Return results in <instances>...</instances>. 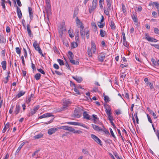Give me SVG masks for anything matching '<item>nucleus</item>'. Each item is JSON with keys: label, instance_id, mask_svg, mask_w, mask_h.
Masks as SVG:
<instances>
[{"label": "nucleus", "instance_id": "51", "mask_svg": "<svg viewBox=\"0 0 159 159\" xmlns=\"http://www.w3.org/2000/svg\"><path fill=\"white\" fill-rule=\"evenodd\" d=\"M123 45L128 48L129 47L128 43L126 41V40L123 41Z\"/></svg>", "mask_w": 159, "mask_h": 159}, {"label": "nucleus", "instance_id": "54", "mask_svg": "<svg viewBox=\"0 0 159 159\" xmlns=\"http://www.w3.org/2000/svg\"><path fill=\"white\" fill-rule=\"evenodd\" d=\"M110 132L111 134V135H112V136L113 138H116V136L113 133V132L111 128H110Z\"/></svg>", "mask_w": 159, "mask_h": 159}, {"label": "nucleus", "instance_id": "32", "mask_svg": "<svg viewBox=\"0 0 159 159\" xmlns=\"http://www.w3.org/2000/svg\"><path fill=\"white\" fill-rule=\"evenodd\" d=\"M110 25L111 27V29L112 30H115L116 28V26L114 22L111 21L110 22Z\"/></svg>", "mask_w": 159, "mask_h": 159}, {"label": "nucleus", "instance_id": "6", "mask_svg": "<svg viewBox=\"0 0 159 159\" xmlns=\"http://www.w3.org/2000/svg\"><path fill=\"white\" fill-rule=\"evenodd\" d=\"M91 138L97 143L99 144H100V145H102L101 144V141L100 140V139L96 135L92 134L91 135Z\"/></svg>", "mask_w": 159, "mask_h": 159}, {"label": "nucleus", "instance_id": "12", "mask_svg": "<svg viewBox=\"0 0 159 159\" xmlns=\"http://www.w3.org/2000/svg\"><path fill=\"white\" fill-rule=\"evenodd\" d=\"M144 81L146 84H147L148 85H149L150 87V89H154V88L153 86L152 83L148 81V78H145L144 79Z\"/></svg>", "mask_w": 159, "mask_h": 159}, {"label": "nucleus", "instance_id": "33", "mask_svg": "<svg viewBox=\"0 0 159 159\" xmlns=\"http://www.w3.org/2000/svg\"><path fill=\"white\" fill-rule=\"evenodd\" d=\"M43 136V134L40 133L34 136V137L35 139H38L42 137Z\"/></svg>", "mask_w": 159, "mask_h": 159}, {"label": "nucleus", "instance_id": "14", "mask_svg": "<svg viewBox=\"0 0 159 159\" xmlns=\"http://www.w3.org/2000/svg\"><path fill=\"white\" fill-rule=\"evenodd\" d=\"M17 13L19 19H20L22 17V15L20 8L17 7Z\"/></svg>", "mask_w": 159, "mask_h": 159}, {"label": "nucleus", "instance_id": "4", "mask_svg": "<svg viewBox=\"0 0 159 159\" xmlns=\"http://www.w3.org/2000/svg\"><path fill=\"white\" fill-rule=\"evenodd\" d=\"M39 105H37L35 106L33 109L31 110L30 112L29 113L28 116H30L35 114L39 109Z\"/></svg>", "mask_w": 159, "mask_h": 159}, {"label": "nucleus", "instance_id": "21", "mask_svg": "<svg viewBox=\"0 0 159 159\" xmlns=\"http://www.w3.org/2000/svg\"><path fill=\"white\" fill-rule=\"evenodd\" d=\"M46 11L47 13H49L51 11V6L50 3H46Z\"/></svg>", "mask_w": 159, "mask_h": 159}, {"label": "nucleus", "instance_id": "35", "mask_svg": "<svg viewBox=\"0 0 159 159\" xmlns=\"http://www.w3.org/2000/svg\"><path fill=\"white\" fill-rule=\"evenodd\" d=\"M68 124L72 125H79L80 123L75 122H69L67 123Z\"/></svg>", "mask_w": 159, "mask_h": 159}, {"label": "nucleus", "instance_id": "2", "mask_svg": "<svg viewBox=\"0 0 159 159\" xmlns=\"http://www.w3.org/2000/svg\"><path fill=\"white\" fill-rule=\"evenodd\" d=\"M33 46L34 47L35 49L43 57H44V56L42 52V50L39 47V44H38V42L37 41L35 40L34 41L33 44Z\"/></svg>", "mask_w": 159, "mask_h": 159}, {"label": "nucleus", "instance_id": "64", "mask_svg": "<svg viewBox=\"0 0 159 159\" xmlns=\"http://www.w3.org/2000/svg\"><path fill=\"white\" fill-rule=\"evenodd\" d=\"M31 67L32 68L33 71H34L36 70V68L35 65L33 63H31Z\"/></svg>", "mask_w": 159, "mask_h": 159}, {"label": "nucleus", "instance_id": "47", "mask_svg": "<svg viewBox=\"0 0 159 159\" xmlns=\"http://www.w3.org/2000/svg\"><path fill=\"white\" fill-rule=\"evenodd\" d=\"M16 52L18 54L20 55L21 53V49L19 47H16Z\"/></svg>", "mask_w": 159, "mask_h": 159}, {"label": "nucleus", "instance_id": "57", "mask_svg": "<svg viewBox=\"0 0 159 159\" xmlns=\"http://www.w3.org/2000/svg\"><path fill=\"white\" fill-rule=\"evenodd\" d=\"M154 32L155 34H159V30L157 28L154 29Z\"/></svg>", "mask_w": 159, "mask_h": 159}, {"label": "nucleus", "instance_id": "8", "mask_svg": "<svg viewBox=\"0 0 159 159\" xmlns=\"http://www.w3.org/2000/svg\"><path fill=\"white\" fill-rule=\"evenodd\" d=\"M53 116L51 113H46L43 114V115L39 116V119H41L43 118H45L47 117H50L51 116Z\"/></svg>", "mask_w": 159, "mask_h": 159}, {"label": "nucleus", "instance_id": "41", "mask_svg": "<svg viewBox=\"0 0 159 159\" xmlns=\"http://www.w3.org/2000/svg\"><path fill=\"white\" fill-rule=\"evenodd\" d=\"M87 53L89 57H91L92 56V52L90 48H88Z\"/></svg>", "mask_w": 159, "mask_h": 159}, {"label": "nucleus", "instance_id": "27", "mask_svg": "<svg viewBox=\"0 0 159 159\" xmlns=\"http://www.w3.org/2000/svg\"><path fill=\"white\" fill-rule=\"evenodd\" d=\"M25 92L23 91H20L16 96V97L18 98H19L22 96L25 93Z\"/></svg>", "mask_w": 159, "mask_h": 159}, {"label": "nucleus", "instance_id": "62", "mask_svg": "<svg viewBox=\"0 0 159 159\" xmlns=\"http://www.w3.org/2000/svg\"><path fill=\"white\" fill-rule=\"evenodd\" d=\"M122 11L123 13H125L126 11L125 6L123 4L122 5Z\"/></svg>", "mask_w": 159, "mask_h": 159}, {"label": "nucleus", "instance_id": "11", "mask_svg": "<svg viewBox=\"0 0 159 159\" xmlns=\"http://www.w3.org/2000/svg\"><path fill=\"white\" fill-rule=\"evenodd\" d=\"M80 28H81L80 30V34L81 35V37L82 38H84L85 32L84 30V27L82 25H81L80 26Z\"/></svg>", "mask_w": 159, "mask_h": 159}, {"label": "nucleus", "instance_id": "61", "mask_svg": "<svg viewBox=\"0 0 159 159\" xmlns=\"http://www.w3.org/2000/svg\"><path fill=\"white\" fill-rule=\"evenodd\" d=\"M79 125H79V126H82L84 128H86V129H88V127H87L86 126V125L85 124H83L80 123Z\"/></svg>", "mask_w": 159, "mask_h": 159}, {"label": "nucleus", "instance_id": "59", "mask_svg": "<svg viewBox=\"0 0 159 159\" xmlns=\"http://www.w3.org/2000/svg\"><path fill=\"white\" fill-rule=\"evenodd\" d=\"M104 12L105 14L107 15V16H108L109 15V12L108 10V9H104Z\"/></svg>", "mask_w": 159, "mask_h": 159}, {"label": "nucleus", "instance_id": "60", "mask_svg": "<svg viewBox=\"0 0 159 159\" xmlns=\"http://www.w3.org/2000/svg\"><path fill=\"white\" fill-rule=\"evenodd\" d=\"M82 152L84 154H88L89 153V152L85 149H83Z\"/></svg>", "mask_w": 159, "mask_h": 159}, {"label": "nucleus", "instance_id": "28", "mask_svg": "<svg viewBox=\"0 0 159 159\" xmlns=\"http://www.w3.org/2000/svg\"><path fill=\"white\" fill-rule=\"evenodd\" d=\"M152 5L154 6V5L156 7L157 10L159 9V4L157 2H153L152 3H151V4H150L149 5Z\"/></svg>", "mask_w": 159, "mask_h": 159}, {"label": "nucleus", "instance_id": "1", "mask_svg": "<svg viewBox=\"0 0 159 159\" xmlns=\"http://www.w3.org/2000/svg\"><path fill=\"white\" fill-rule=\"evenodd\" d=\"M71 102L69 100H66L63 102L62 107L58 109V111H61L65 110L67 109V107L71 104Z\"/></svg>", "mask_w": 159, "mask_h": 159}, {"label": "nucleus", "instance_id": "22", "mask_svg": "<svg viewBox=\"0 0 159 159\" xmlns=\"http://www.w3.org/2000/svg\"><path fill=\"white\" fill-rule=\"evenodd\" d=\"M92 125L94 129L98 131H102V129L100 127L98 126L93 124H92Z\"/></svg>", "mask_w": 159, "mask_h": 159}, {"label": "nucleus", "instance_id": "31", "mask_svg": "<svg viewBox=\"0 0 159 159\" xmlns=\"http://www.w3.org/2000/svg\"><path fill=\"white\" fill-rule=\"evenodd\" d=\"M70 62L73 65H78L79 63V62L77 61H75L73 60V58L70 60Z\"/></svg>", "mask_w": 159, "mask_h": 159}, {"label": "nucleus", "instance_id": "10", "mask_svg": "<svg viewBox=\"0 0 159 159\" xmlns=\"http://www.w3.org/2000/svg\"><path fill=\"white\" fill-rule=\"evenodd\" d=\"M74 117L79 118L81 116V115L80 114L79 110L77 109H75L74 111L73 114Z\"/></svg>", "mask_w": 159, "mask_h": 159}, {"label": "nucleus", "instance_id": "19", "mask_svg": "<svg viewBox=\"0 0 159 159\" xmlns=\"http://www.w3.org/2000/svg\"><path fill=\"white\" fill-rule=\"evenodd\" d=\"M27 29L29 35L30 37H32L33 35L30 30V25L28 24L27 25Z\"/></svg>", "mask_w": 159, "mask_h": 159}, {"label": "nucleus", "instance_id": "53", "mask_svg": "<svg viewBox=\"0 0 159 159\" xmlns=\"http://www.w3.org/2000/svg\"><path fill=\"white\" fill-rule=\"evenodd\" d=\"M37 70L39 72L42 74L45 75V72L43 70H42L41 68L37 69Z\"/></svg>", "mask_w": 159, "mask_h": 159}, {"label": "nucleus", "instance_id": "36", "mask_svg": "<svg viewBox=\"0 0 159 159\" xmlns=\"http://www.w3.org/2000/svg\"><path fill=\"white\" fill-rule=\"evenodd\" d=\"M41 74L40 73H37L34 76V78L37 80H38L40 79Z\"/></svg>", "mask_w": 159, "mask_h": 159}, {"label": "nucleus", "instance_id": "34", "mask_svg": "<svg viewBox=\"0 0 159 159\" xmlns=\"http://www.w3.org/2000/svg\"><path fill=\"white\" fill-rule=\"evenodd\" d=\"M78 46V44L77 42H73L71 44L70 48L71 49H73L75 48Z\"/></svg>", "mask_w": 159, "mask_h": 159}, {"label": "nucleus", "instance_id": "45", "mask_svg": "<svg viewBox=\"0 0 159 159\" xmlns=\"http://www.w3.org/2000/svg\"><path fill=\"white\" fill-rule=\"evenodd\" d=\"M57 61L60 66H63L64 65V62L62 60L58 59Z\"/></svg>", "mask_w": 159, "mask_h": 159}, {"label": "nucleus", "instance_id": "29", "mask_svg": "<svg viewBox=\"0 0 159 159\" xmlns=\"http://www.w3.org/2000/svg\"><path fill=\"white\" fill-rule=\"evenodd\" d=\"M68 56L69 59L70 60L73 58L74 55L73 53L70 51L68 52Z\"/></svg>", "mask_w": 159, "mask_h": 159}, {"label": "nucleus", "instance_id": "17", "mask_svg": "<svg viewBox=\"0 0 159 159\" xmlns=\"http://www.w3.org/2000/svg\"><path fill=\"white\" fill-rule=\"evenodd\" d=\"M20 106L19 104H17L14 111V113L16 114H18L20 112Z\"/></svg>", "mask_w": 159, "mask_h": 159}, {"label": "nucleus", "instance_id": "13", "mask_svg": "<svg viewBox=\"0 0 159 159\" xmlns=\"http://www.w3.org/2000/svg\"><path fill=\"white\" fill-rule=\"evenodd\" d=\"M105 54L104 53H101L98 56V60L101 62L103 61L105 58Z\"/></svg>", "mask_w": 159, "mask_h": 159}, {"label": "nucleus", "instance_id": "23", "mask_svg": "<svg viewBox=\"0 0 159 159\" xmlns=\"http://www.w3.org/2000/svg\"><path fill=\"white\" fill-rule=\"evenodd\" d=\"M72 78L79 83H80L83 80L82 78L81 77H79L77 76H73Z\"/></svg>", "mask_w": 159, "mask_h": 159}, {"label": "nucleus", "instance_id": "43", "mask_svg": "<svg viewBox=\"0 0 159 159\" xmlns=\"http://www.w3.org/2000/svg\"><path fill=\"white\" fill-rule=\"evenodd\" d=\"M33 95V94H31L30 96L28 98H27L26 100V102L27 104H29L30 102L31 101V98L32 97V96Z\"/></svg>", "mask_w": 159, "mask_h": 159}, {"label": "nucleus", "instance_id": "9", "mask_svg": "<svg viewBox=\"0 0 159 159\" xmlns=\"http://www.w3.org/2000/svg\"><path fill=\"white\" fill-rule=\"evenodd\" d=\"M91 49L93 53H94L96 51V48L95 43L93 41H91Z\"/></svg>", "mask_w": 159, "mask_h": 159}, {"label": "nucleus", "instance_id": "46", "mask_svg": "<svg viewBox=\"0 0 159 159\" xmlns=\"http://www.w3.org/2000/svg\"><path fill=\"white\" fill-rule=\"evenodd\" d=\"M64 30H65L64 28H62V29L60 28L59 29V33L61 36H62Z\"/></svg>", "mask_w": 159, "mask_h": 159}, {"label": "nucleus", "instance_id": "39", "mask_svg": "<svg viewBox=\"0 0 159 159\" xmlns=\"http://www.w3.org/2000/svg\"><path fill=\"white\" fill-rule=\"evenodd\" d=\"M132 18L134 22L136 23L137 22L138 18L137 16L134 14L133 16H132Z\"/></svg>", "mask_w": 159, "mask_h": 159}, {"label": "nucleus", "instance_id": "7", "mask_svg": "<svg viewBox=\"0 0 159 159\" xmlns=\"http://www.w3.org/2000/svg\"><path fill=\"white\" fill-rule=\"evenodd\" d=\"M58 127L57 128H52L48 130V134L49 135H52L55 132L57 131L58 129Z\"/></svg>", "mask_w": 159, "mask_h": 159}, {"label": "nucleus", "instance_id": "24", "mask_svg": "<svg viewBox=\"0 0 159 159\" xmlns=\"http://www.w3.org/2000/svg\"><path fill=\"white\" fill-rule=\"evenodd\" d=\"M70 131L74 133H77L79 134H81L82 133V132L81 131L75 130L72 127H71Z\"/></svg>", "mask_w": 159, "mask_h": 159}, {"label": "nucleus", "instance_id": "25", "mask_svg": "<svg viewBox=\"0 0 159 159\" xmlns=\"http://www.w3.org/2000/svg\"><path fill=\"white\" fill-rule=\"evenodd\" d=\"M145 38L149 42H152L153 41V38L152 37H150L147 33L145 34Z\"/></svg>", "mask_w": 159, "mask_h": 159}, {"label": "nucleus", "instance_id": "50", "mask_svg": "<svg viewBox=\"0 0 159 159\" xmlns=\"http://www.w3.org/2000/svg\"><path fill=\"white\" fill-rule=\"evenodd\" d=\"M76 23L77 25H82V22L80 21V20L79 19L78 17L76 18Z\"/></svg>", "mask_w": 159, "mask_h": 159}, {"label": "nucleus", "instance_id": "48", "mask_svg": "<svg viewBox=\"0 0 159 159\" xmlns=\"http://www.w3.org/2000/svg\"><path fill=\"white\" fill-rule=\"evenodd\" d=\"M107 2V4L108 6V7L109 9H110L111 6V3L110 0H106Z\"/></svg>", "mask_w": 159, "mask_h": 159}, {"label": "nucleus", "instance_id": "20", "mask_svg": "<svg viewBox=\"0 0 159 159\" xmlns=\"http://www.w3.org/2000/svg\"><path fill=\"white\" fill-rule=\"evenodd\" d=\"M27 29L29 35L30 37H32L33 35L30 30V25L28 24L27 25Z\"/></svg>", "mask_w": 159, "mask_h": 159}, {"label": "nucleus", "instance_id": "42", "mask_svg": "<svg viewBox=\"0 0 159 159\" xmlns=\"http://www.w3.org/2000/svg\"><path fill=\"white\" fill-rule=\"evenodd\" d=\"M6 2L5 0H2L1 2V5L3 9H5L6 8L5 3Z\"/></svg>", "mask_w": 159, "mask_h": 159}, {"label": "nucleus", "instance_id": "5", "mask_svg": "<svg viewBox=\"0 0 159 159\" xmlns=\"http://www.w3.org/2000/svg\"><path fill=\"white\" fill-rule=\"evenodd\" d=\"M105 112L108 116L111 115L112 113L110 107L108 105L105 106Z\"/></svg>", "mask_w": 159, "mask_h": 159}, {"label": "nucleus", "instance_id": "16", "mask_svg": "<svg viewBox=\"0 0 159 159\" xmlns=\"http://www.w3.org/2000/svg\"><path fill=\"white\" fill-rule=\"evenodd\" d=\"M58 127L59 129H64L68 130L70 131V129H71V127L68 126H60Z\"/></svg>", "mask_w": 159, "mask_h": 159}, {"label": "nucleus", "instance_id": "63", "mask_svg": "<svg viewBox=\"0 0 159 159\" xmlns=\"http://www.w3.org/2000/svg\"><path fill=\"white\" fill-rule=\"evenodd\" d=\"M17 3L19 7H21L22 6V4L21 3L20 0H16Z\"/></svg>", "mask_w": 159, "mask_h": 159}, {"label": "nucleus", "instance_id": "52", "mask_svg": "<svg viewBox=\"0 0 159 159\" xmlns=\"http://www.w3.org/2000/svg\"><path fill=\"white\" fill-rule=\"evenodd\" d=\"M78 10L77 9H75V10L74 11V15H73V17L75 18V17H76L77 15L78 14Z\"/></svg>", "mask_w": 159, "mask_h": 159}, {"label": "nucleus", "instance_id": "37", "mask_svg": "<svg viewBox=\"0 0 159 159\" xmlns=\"http://www.w3.org/2000/svg\"><path fill=\"white\" fill-rule=\"evenodd\" d=\"M25 144V142H23L20 145L19 147H18L17 149L16 150V153H18L19 151L20 150L21 148L23 147V146Z\"/></svg>", "mask_w": 159, "mask_h": 159}, {"label": "nucleus", "instance_id": "40", "mask_svg": "<svg viewBox=\"0 0 159 159\" xmlns=\"http://www.w3.org/2000/svg\"><path fill=\"white\" fill-rule=\"evenodd\" d=\"M5 41L4 40V36L3 35L0 34V43H5Z\"/></svg>", "mask_w": 159, "mask_h": 159}, {"label": "nucleus", "instance_id": "44", "mask_svg": "<svg viewBox=\"0 0 159 159\" xmlns=\"http://www.w3.org/2000/svg\"><path fill=\"white\" fill-rule=\"evenodd\" d=\"M104 100L107 103L109 102L110 101V99L109 97L106 95L104 96Z\"/></svg>", "mask_w": 159, "mask_h": 159}, {"label": "nucleus", "instance_id": "38", "mask_svg": "<svg viewBox=\"0 0 159 159\" xmlns=\"http://www.w3.org/2000/svg\"><path fill=\"white\" fill-rule=\"evenodd\" d=\"M105 34H106V32L104 30H100V34L101 37H104Z\"/></svg>", "mask_w": 159, "mask_h": 159}, {"label": "nucleus", "instance_id": "3", "mask_svg": "<svg viewBox=\"0 0 159 159\" xmlns=\"http://www.w3.org/2000/svg\"><path fill=\"white\" fill-rule=\"evenodd\" d=\"M97 3V0H93L92 5H90L89 8V12L90 13H91L92 11L94 10L96 8Z\"/></svg>", "mask_w": 159, "mask_h": 159}, {"label": "nucleus", "instance_id": "18", "mask_svg": "<svg viewBox=\"0 0 159 159\" xmlns=\"http://www.w3.org/2000/svg\"><path fill=\"white\" fill-rule=\"evenodd\" d=\"M29 13L30 16V19L32 20L33 18V14L32 11V10L31 7H28Z\"/></svg>", "mask_w": 159, "mask_h": 159}, {"label": "nucleus", "instance_id": "58", "mask_svg": "<svg viewBox=\"0 0 159 159\" xmlns=\"http://www.w3.org/2000/svg\"><path fill=\"white\" fill-rule=\"evenodd\" d=\"M151 45L154 46L156 48L159 49V44H151Z\"/></svg>", "mask_w": 159, "mask_h": 159}, {"label": "nucleus", "instance_id": "30", "mask_svg": "<svg viewBox=\"0 0 159 159\" xmlns=\"http://www.w3.org/2000/svg\"><path fill=\"white\" fill-rule=\"evenodd\" d=\"M2 67L3 70H5L6 69L7 62L6 61H4L1 63Z\"/></svg>", "mask_w": 159, "mask_h": 159}, {"label": "nucleus", "instance_id": "26", "mask_svg": "<svg viewBox=\"0 0 159 159\" xmlns=\"http://www.w3.org/2000/svg\"><path fill=\"white\" fill-rule=\"evenodd\" d=\"M9 123L8 122L5 125L4 127V128L2 130V133H5L7 129L9 127Z\"/></svg>", "mask_w": 159, "mask_h": 159}, {"label": "nucleus", "instance_id": "49", "mask_svg": "<svg viewBox=\"0 0 159 159\" xmlns=\"http://www.w3.org/2000/svg\"><path fill=\"white\" fill-rule=\"evenodd\" d=\"M101 22H98V26L101 28H102L104 26V24L102 23Z\"/></svg>", "mask_w": 159, "mask_h": 159}, {"label": "nucleus", "instance_id": "56", "mask_svg": "<svg viewBox=\"0 0 159 159\" xmlns=\"http://www.w3.org/2000/svg\"><path fill=\"white\" fill-rule=\"evenodd\" d=\"M92 26L94 28V30L95 31H96L97 29V27L96 25V24L94 23H93L92 24Z\"/></svg>", "mask_w": 159, "mask_h": 159}, {"label": "nucleus", "instance_id": "55", "mask_svg": "<svg viewBox=\"0 0 159 159\" xmlns=\"http://www.w3.org/2000/svg\"><path fill=\"white\" fill-rule=\"evenodd\" d=\"M78 88H77V87H76V86L75 87L74 89V91L76 94H80V93L79 90H78Z\"/></svg>", "mask_w": 159, "mask_h": 159}, {"label": "nucleus", "instance_id": "15", "mask_svg": "<svg viewBox=\"0 0 159 159\" xmlns=\"http://www.w3.org/2000/svg\"><path fill=\"white\" fill-rule=\"evenodd\" d=\"M83 116L84 119L89 120H92V118L90 117V116L87 114V111H85L83 112Z\"/></svg>", "mask_w": 159, "mask_h": 159}]
</instances>
